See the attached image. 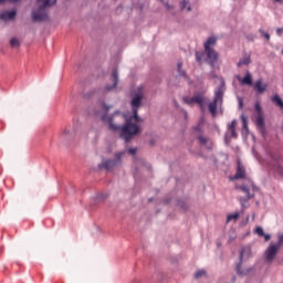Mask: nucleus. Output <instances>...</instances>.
<instances>
[{"label":"nucleus","mask_w":283,"mask_h":283,"mask_svg":"<svg viewBox=\"0 0 283 283\" xmlns=\"http://www.w3.org/2000/svg\"><path fill=\"white\" fill-rule=\"evenodd\" d=\"M231 282H232V283H235V276H232Z\"/></svg>","instance_id":"48"},{"label":"nucleus","mask_w":283,"mask_h":283,"mask_svg":"<svg viewBox=\"0 0 283 283\" xmlns=\"http://www.w3.org/2000/svg\"><path fill=\"white\" fill-rule=\"evenodd\" d=\"M251 63V55H244V57L240 59L238 62V67H242V65H250Z\"/></svg>","instance_id":"22"},{"label":"nucleus","mask_w":283,"mask_h":283,"mask_svg":"<svg viewBox=\"0 0 283 283\" xmlns=\"http://www.w3.org/2000/svg\"><path fill=\"white\" fill-rule=\"evenodd\" d=\"M133 111V115L127 117L126 120L130 119V123L133 120H136V123H140V116H138V109H132Z\"/></svg>","instance_id":"26"},{"label":"nucleus","mask_w":283,"mask_h":283,"mask_svg":"<svg viewBox=\"0 0 283 283\" xmlns=\"http://www.w3.org/2000/svg\"><path fill=\"white\" fill-rule=\"evenodd\" d=\"M241 120H242L243 129L245 132H249V119L247 118V116L241 115Z\"/></svg>","instance_id":"29"},{"label":"nucleus","mask_w":283,"mask_h":283,"mask_svg":"<svg viewBox=\"0 0 283 283\" xmlns=\"http://www.w3.org/2000/svg\"><path fill=\"white\" fill-rule=\"evenodd\" d=\"M205 56H207V53L205 51H196L195 52V57L197 63H202V61H205Z\"/></svg>","instance_id":"23"},{"label":"nucleus","mask_w":283,"mask_h":283,"mask_svg":"<svg viewBox=\"0 0 283 283\" xmlns=\"http://www.w3.org/2000/svg\"><path fill=\"white\" fill-rule=\"evenodd\" d=\"M107 199V195L99 192L94 197L95 202H103L104 200Z\"/></svg>","instance_id":"27"},{"label":"nucleus","mask_w":283,"mask_h":283,"mask_svg":"<svg viewBox=\"0 0 283 283\" xmlns=\"http://www.w3.org/2000/svg\"><path fill=\"white\" fill-rule=\"evenodd\" d=\"M10 45H11V48H19V45H21V42L19 41L18 38H12L10 40Z\"/></svg>","instance_id":"31"},{"label":"nucleus","mask_w":283,"mask_h":283,"mask_svg":"<svg viewBox=\"0 0 283 283\" xmlns=\"http://www.w3.org/2000/svg\"><path fill=\"white\" fill-rule=\"evenodd\" d=\"M280 251V248L277 245L270 244V247L265 250V259L268 262H273L275 260V256L277 255V252Z\"/></svg>","instance_id":"10"},{"label":"nucleus","mask_w":283,"mask_h":283,"mask_svg":"<svg viewBox=\"0 0 283 283\" xmlns=\"http://www.w3.org/2000/svg\"><path fill=\"white\" fill-rule=\"evenodd\" d=\"M238 103H239V109H243L244 107V99L242 97H238Z\"/></svg>","instance_id":"37"},{"label":"nucleus","mask_w":283,"mask_h":283,"mask_svg":"<svg viewBox=\"0 0 283 283\" xmlns=\"http://www.w3.org/2000/svg\"><path fill=\"white\" fill-rule=\"evenodd\" d=\"M276 34H277V36H282V34H283V28L276 29Z\"/></svg>","instance_id":"44"},{"label":"nucleus","mask_w":283,"mask_h":283,"mask_svg":"<svg viewBox=\"0 0 283 283\" xmlns=\"http://www.w3.org/2000/svg\"><path fill=\"white\" fill-rule=\"evenodd\" d=\"M255 125L256 127H260V129H264L265 123H264V114H260L255 116Z\"/></svg>","instance_id":"21"},{"label":"nucleus","mask_w":283,"mask_h":283,"mask_svg":"<svg viewBox=\"0 0 283 283\" xmlns=\"http://www.w3.org/2000/svg\"><path fill=\"white\" fill-rule=\"evenodd\" d=\"M52 0H45L42 4L39 6L38 11L32 13V21L34 23H41V21H46L48 13L45 12V8H51Z\"/></svg>","instance_id":"5"},{"label":"nucleus","mask_w":283,"mask_h":283,"mask_svg":"<svg viewBox=\"0 0 283 283\" xmlns=\"http://www.w3.org/2000/svg\"><path fill=\"white\" fill-rule=\"evenodd\" d=\"M127 154V150H120L114 154V158H102V163L97 165V168L103 171H114L117 167H120L123 165V158Z\"/></svg>","instance_id":"2"},{"label":"nucleus","mask_w":283,"mask_h":283,"mask_svg":"<svg viewBox=\"0 0 283 283\" xmlns=\"http://www.w3.org/2000/svg\"><path fill=\"white\" fill-rule=\"evenodd\" d=\"M255 271L254 266L242 269V262H238L235 265V273L237 275H240L241 277H244V275H249V273Z\"/></svg>","instance_id":"13"},{"label":"nucleus","mask_w":283,"mask_h":283,"mask_svg":"<svg viewBox=\"0 0 283 283\" xmlns=\"http://www.w3.org/2000/svg\"><path fill=\"white\" fill-rule=\"evenodd\" d=\"M111 81L113 84H107L105 87H103L102 94H107L108 92H112L113 90H116V87H118V69H113Z\"/></svg>","instance_id":"6"},{"label":"nucleus","mask_w":283,"mask_h":283,"mask_svg":"<svg viewBox=\"0 0 283 283\" xmlns=\"http://www.w3.org/2000/svg\"><path fill=\"white\" fill-rule=\"evenodd\" d=\"M254 109H255V112H256V114L258 115H260V114H264L263 112H262V106L260 105V103H255V105H254Z\"/></svg>","instance_id":"33"},{"label":"nucleus","mask_w":283,"mask_h":283,"mask_svg":"<svg viewBox=\"0 0 283 283\" xmlns=\"http://www.w3.org/2000/svg\"><path fill=\"white\" fill-rule=\"evenodd\" d=\"M231 132L232 138H238V132H235V128L229 129Z\"/></svg>","instance_id":"42"},{"label":"nucleus","mask_w":283,"mask_h":283,"mask_svg":"<svg viewBox=\"0 0 283 283\" xmlns=\"http://www.w3.org/2000/svg\"><path fill=\"white\" fill-rule=\"evenodd\" d=\"M205 275H207V271L199 270L195 273V280H200V277H205Z\"/></svg>","instance_id":"30"},{"label":"nucleus","mask_w":283,"mask_h":283,"mask_svg":"<svg viewBox=\"0 0 283 283\" xmlns=\"http://www.w3.org/2000/svg\"><path fill=\"white\" fill-rule=\"evenodd\" d=\"M238 125V120L233 119L230 125H228V129H235V126Z\"/></svg>","instance_id":"39"},{"label":"nucleus","mask_w":283,"mask_h":283,"mask_svg":"<svg viewBox=\"0 0 283 283\" xmlns=\"http://www.w3.org/2000/svg\"><path fill=\"white\" fill-rule=\"evenodd\" d=\"M237 189H239V191H242V193L245 195V197H239L241 209L242 211H244L245 209H249V200L255 198V193H251V188H249V186L247 185L238 186Z\"/></svg>","instance_id":"4"},{"label":"nucleus","mask_w":283,"mask_h":283,"mask_svg":"<svg viewBox=\"0 0 283 283\" xmlns=\"http://www.w3.org/2000/svg\"><path fill=\"white\" fill-rule=\"evenodd\" d=\"M224 140H226V143H229V138L227 136L224 137Z\"/></svg>","instance_id":"50"},{"label":"nucleus","mask_w":283,"mask_h":283,"mask_svg":"<svg viewBox=\"0 0 283 283\" xmlns=\"http://www.w3.org/2000/svg\"><path fill=\"white\" fill-rule=\"evenodd\" d=\"M177 70H178V71L182 70V62H178V63H177Z\"/></svg>","instance_id":"46"},{"label":"nucleus","mask_w":283,"mask_h":283,"mask_svg":"<svg viewBox=\"0 0 283 283\" xmlns=\"http://www.w3.org/2000/svg\"><path fill=\"white\" fill-rule=\"evenodd\" d=\"M239 81L241 83V85H253V76L251 75V73L248 71L245 76L243 78L240 80L239 77Z\"/></svg>","instance_id":"20"},{"label":"nucleus","mask_w":283,"mask_h":283,"mask_svg":"<svg viewBox=\"0 0 283 283\" xmlns=\"http://www.w3.org/2000/svg\"><path fill=\"white\" fill-rule=\"evenodd\" d=\"M151 200H153L151 198H150V199H148V202H151Z\"/></svg>","instance_id":"52"},{"label":"nucleus","mask_w":283,"mask_h":283,"mask_svg":"<svg viewBox=\"0 0 283 283\" xmlns=\"http://www.w3.org/2000/svg\"><path fill=\"white\" fill-rule=\"evenodd\" d=\"M274 1H276V3H280V2H282V0H274Z\"/></svg>","instance_id":"51"},{"label":"nucleus","mask_w":283,"mask_h":283,"mask_svg":"<svg viewBox=\"0 0 283 283\" xmlns=\"http://www.w3.org/2000/svg\"><path fill=\"white\" fill-rule=\"evenodd\" d=\"M243 178H247V169L244 168L242 161H238L237 172L233 177H231V180H242Z\"/></svg>","instance_id":"11"},{"label":"nucleus","mask_w":283,"mask_h":283,"mask_svg":"<svg viewBox=\"0 0 283 283\" xmlns=\"http://www.w3.org/2000/svg\"><path fill=\"white\" fill-rule=\"evenodd\" d=\"M124 151H127L130 156H136V151H138V148H128L124 149Z\"/></svg>","instance_id":"34"},{"label":"nucleus","mask_w":283,"mask_h":283,"mask_svg":"<svg viewBox=\"0 0 283 283\" xmlns=\"http://www.w3.org/2000/svg\"><path fill=\"white\" fill-rule=\"evenodd\" d=\"M218 43V38L210 36L208 40L203 43L205 50H213V46Z\"/></svg>","instance_id":"17"},{"label":"nucleus","mask_w":283,"mask_h":283,"mask_svg":"<svg viewBox=\"0 0 283 283\" xmlns=\"http://www.w3.org/2000/svg\"><path fill=\"white\" fill-rule=\"evenodd\" d=\"M205 52L208 65H210V67H216L220 55L213 49H205Z\"/></svg>","instance_id":"8"},{"label":"nucleus","mask_w":283,"mask_h":283,"mask_svg":"<svg viewBox=\"0 0 283 283\" xmlns=\"http://www.w3.org/2000/svg\"><path fill=\"white\" fill-rule=\"evenodd\" d=\"M178 74H179V76H182V78H188L187 72H185V70H182V69L178 71Z\"/></svg>","instance_id":"40"},{"label":"nucleus","mask_w":283,"mask_h":283,"mask_svg":"<svg viewBox=\"0 0 283 283\" xmlns=\"http://www.w3.org/2000/svg\"><path fill=\"white\" fill-rule=\"evenodd\" d=\"M282 54H283V50H282Z\"/></svg>","instance_id":"54"},{"label":"nucleus","mask_w":283,"mask_h":283,"mask_svg":"<svg viewBox=\"0 0 283 283\" xmlns=\"http://www.w3.org/2000/svg\"><path fill=\"white\" fill-rule=\"evenodd\" d=\"M198 142L202 147H206V149H209V150L213 149V142L210 138L199 135Z\"/></svg>","instance_id":"14"},{"label":"nucleus","mask_w":283,"mask_h":283,"mask_svg":"<svg viewBox=\"0 0 283 283\" xmlns=\"http://www.w3.org/2000/svg\"><path fill=\"white\" fill-rule=\"evenodd\" d=\"M177 207H179L180 209H184V211H187V209L189 208V206L187 205V201L182 199L177 200Z\"/></svg>","instance_id":"28"},{"label":"nucleus","mask_w":283,"mask_h":283,"mask_svg":"<svg viewBox=\"0 0 283 283\" xmlns=\"http://www.w3.org/2000/svg\"><path fill=\"white\" fill-rule=\"evenodd\" d=\"M143 98H145V95L143 92L138 91L132 94V99H130V107L132 109H140L143 105Z\"/></svg>","instance_id":"7"},{"label":"nucleus","mask_w":283,"mask_h":283,"mask_svg":"<svg viewBox=\"0 0 283 283\" xmlns=\"http://www.w3.org/2000/svg\"><path fill=\"white\" fill-rule=\"evenodd\" d=\"M193 132L196 133H201L202 132V124H197L195 127H193Z\"/></svg>","instance_id":"38"},{"label":"nucleus","mask_w":283,"mask_h":283,"mask_svg":"<svg viewBox=\"0 0 283 283\" xmlns=\"http://www.w3.org/2000/svg\"><path fill=\"white\" fill-rule=\"evenodd\" d=\"M184 116L185 118H187V111H184Z\"/></svg>","instance_id":"49"},{"label":"nucleus","mask_w":283,"mask_h":283,"mask_svg":"<svg viewBox=\"0 0 283 283\" xmlns=\"http://www.w3.org/2000/svg\"><path fill=\"white\" fill-rule=\"evenodd\" d=\"M224 99V82L217 86L214 91L213 101L208 104V112L211 113V116H218V107H222Z\"/></svg>","instance_id":"3"},{"label":"nucleus","mask_w":283,"mask_h":283,"mask_svg":"<svg viewBox=\"0 0 283 283\" xmlns=\"http://www.w3.org/2000/svg\"><path fill=\"white\" fill-rule=\"evenodd\" d=\"M259 32L261 34V36H263L264 39H266V41L271 40V34H269L268 32H264V30L259 29Z\"/></svg>","instance_id":"32"},{"label":"nucleus","mask_w":283,"mask_h":283,"mask_svg":"<svg viewBox=\"0 0 283 283\" xmlns=\"http://www.w3.org/2000/svg\"><path fill=\"white\" fill-rule=\"evenodd\" d=\"M272 103H274V105H276V107H280L281 109H283V99L277 94L272 96Z\"/></svg>","instance_id":"24"},{"label":"nucleus","mask_w":283,"mask_h":283,"mask_svg":"<svg viewBox=\"0 0 283 283\" xmlns=\"http://www.w3.org/2000/svg\"><path fill=\"white\" fill-rule=\"evenodd\" d=\"M104 112L99 115V120L108 125L111 132H119V137L125 143H132V138L140 134V126L133 123L132 119H126L123 126H118L114 123V114L109 115L111 105H107L105 102L102 103Z\"/></svg>","instance_id":"1"},{"label":"nucleus","mask_w":283,"mask_h":283,"mask_svg":"<svg viewBox=\"0 0 283 283\" xmlns=\"http://www.w3.org/2000/svg\"><path fill=\"white\" fill-rule=\"evenodd\" d=\"M231 220H233V222H238V220H240V212H234V213L228 214L227 223L231 222Z\"/></svg>","instance_id":"25"},{"label":"nucleus","mask_w":283,"mask_h":283,"mask_svg":"<svg viewBox=\"0 0 283 283\" xmlns=\"http://www.w3.org/2000/svg\"><path fill=\"white\" fill-rule=\"evenodd\" d=\"M175 107H178V102L174 101Z\"/></svg>","instance_id":"47"},{"label":"nucleus","mask_w":283,"mask_h":283,"mask_svg":"<svg viewBox=\"0 0 283 283\" xmlns=\"http://www.w3.org/2000/svg\"><path fill=\"white\" fill-rule=\"evenodd\" d=\"M185 103L187 105H193V103H196L197 105H200V107H202L205 105V97L201 94H198L190 98H186Z\"/></svg>","instance_id":"12"},{"label":"nucleus","mask_w":283,"mask_h":283,"mask_svg":"<svg viewBox=\"0 0 283 283\" xmlns=\"http://www.w3.org/2000/svg\"><path fill=\"white\" fill-rule=\"evenodd\" d=\"M255 233H256L260 238H262V235H264V229H262V227H256Z\"/></svg>","instance_id":"35"},{"label":"nucleus","mask_w":283,"mask_h":283,"mask_svg":"<svg viewBox=\"0 0 283 283\" xmlns=\"http://www.w3.org/2000/svg\"><path fill=\"white\" fill-rule=\"evenodd\" d=\"M165 7L167 8V10H171V8H174V6L169 4V2H166Z\"/></svg>","instance_id":"45"},{"label":"nucleus","mask_w":283,"mask_h":283,"mask_svg":"<svg viewBox=\"0 0 283 283\" xmlns=\"http://www.w3.org/2000/svg\"><path fill=\"white\" fill-rule=\"evenodd\" d=\"M96 116H98V113H96Z\"/></svg>","instance_id":"53"},{"label":"nucleus","mask_w":283,"mask_h":283,"mask_svg":"<svg viewBox=\"0 0 283 283\" xmlns=\"http://www.w3.org/2000/svg\"><path fill=\"white\" fill-rule=\"evenodd\" d=\"M262 238H264L265 242H269V240H271V234L264 233Z\"/></svg>","instance_id":"43"},{"label":"nucleus","mask_w":283,"mask_h":283,"mask_svg":"<svg viewBox=\"0 0 283 283\" xmlns=\"http://www.w3.org/2000/svg\"><path fill=\"white\" fill-rule=\"evenodd\" d=\"M266 87H269V84H263L261 78L253 84V90H255L258 94H264V92H266Z\"/></svg>","instance_id":"15"},{"label":"nucleus","mask_w":283,"mask_h":283,"mask_svg":"<svg viewBox=\"0 0 283 283\" xmlns=\"http://www.w3.org/2000/svg\"><path fill=\"white\" fill-rule=\"evenodd\" d=\"M251 189H252L251 193H255L256 191H260V188H258V186H255V184L253 182H251Z\"/></svg>","instance_id":"41"},{"label":"nucleus","mask_w":283,"mask_h":283,"mask_svg":"<svg viewBox=\"0 0 283 283\" xmlns=\"http://www.w3.org/2000/svg\"><path fill=\"white\" fill-rule=\"evenodd\" d=\"M75 134H76V126H74L73 132L64 129L63 135H62V140L64 143L67 140H72V138H74Z\"/></svg>","instance_id":"18"},{"label":"nucleus","mask_w":283,"mask_h":283,"mask_svg":"<svg viewBox=\"0 0 283 283\" xmlns=\"http://www.w3.org/2000/svg\"><path fill=\"white\" fill-rule=\"evenodd\" d=\"M179 8L181 10V12H191L192 8H191V2H189V0H181L179 2Z\"/></svg>","instance_id":"19"},{"label":"nucleus","mask_w":283,"mask_h":283,"mask_svg":"<svg viewBox=\"0 0 283 283\" xmlns=\"http://www.w3.org/2000/svg\"><path fill=\"white\" fill-rule=\"evenodd\" d=\"M282 244H283V234H281L279 237V241H277V243H274V245L277 247L279 249H281Z\"/></svg>","instance_id":"36"},{"label":"nucleus","mask_w":283,"mask_h":283,"mask_svg":"<svg viewBox=\"0 0 283 283\" xmlns=\"http://www.w3.org/2000/svg\"><path fill=\"white\" fill-rule=\"evenodd\" d=\"M17 19V10L3 11L1 13L2 21H14Z\"/></svg>","instance_id":"16"},{"label":"nucleus","mask_w":283,"mask_h":283,"mask_svg":"<svg viewBox=\"0 0 283 283\" xmlns=\"http://www.w3.org/2000/svg\"><path fill=\"white\" fill-rule=\"evenodd\" d=\"M253 258V251L251 250V245H244L241 248L239 252V262H244V260H251Z\"/></svg>","instance_id":"9"}]
</instances>
